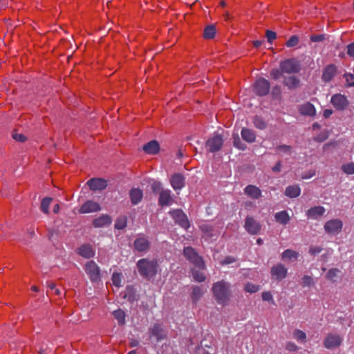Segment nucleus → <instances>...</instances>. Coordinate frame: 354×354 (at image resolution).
Here are the masks:
<instances>
[{"instance_id":"f257e3e1","label":"nucleus","mask_w":354,"mask_h":354,"mask_svg":"<svg viewBox=\"0 0 354 354\" xmlns=\"http://www.w3.org/2000/svg\"><path fill=\"white\" fill-rule=\"evenodd\" d=\"M212 292L218 303L225 305L230 299V284L224 281L214 283Z\"/></svg>"},{"instance_id":"f03ea898","label":"nucleus","mask_w":354,"mask_h":354,"mask_svg":"<svg viewBox=\"0 0 354 354\" xmlns=\"http://www.w3.org/2000/svg\"><path fill=\"white\" fill-rule=\"evenodd\" d=\"M137 267L140 274L142 277L149 278L156 274L158 263L156 261H149L146 259H142L138 261Z\"/></svg>"},{"instance_id":"7ed1b4c3","label":"nucleus","mask_w":354,"mask_h":354,"mask_svg":"<svg viewBox=\"0 0 354 354\" xmlns=\"http://www.w3.org/2000/svg\"><path fill=\"white\" fill-rule=\"evenodd\" d=\"M280 69L285 73H297L301 69V66L297 59L290 58L285 59L280 63Z\"/></svg>"},{"instance_id":"20e7f679","label":"nucleus","mask_w":354,"mask_h":354,"mask_svg":"<svg viewBox=\"0 0 354 354\" xmlns=\"http://www.w3.org/2000/svg\"><path fill=\"white\" fill-rule=\"evenodd\" d=\"M184 255L186 258L195 265L196 268L200 270H204L205 266L202 258L198 255L194 250L191 247H187L184 249Z\"/></svg>"},{"instance_id":"39448f33","label":"nucleus","mask_w":354,"mask_h":354,"mask_svg":"<svg viewBox=\"0 0 354 354\" xmlns=\"http://www.w3.org/2000/svg\"><path fill=\"white\" fill-rule=\"evenodd\" d=\"M223 143L222 137L220 135H214L206 142V147L210 152H215L221 149Z\"/></svg>"},{"instance_id":"423d86ee","label":"nucleus","mask_w":354,"mask_h":354,"mask_svg":"<svg viewBox=\"0 0 354 354\" xmlns=\"http://www.w3.org/2000/svg\"><path fill=\"white\" fill-rule=\"evenodd\" d=\"M85 271L92 281L100 279V269L94 261H89L85 265Z\"/></svg>"},{"instance_id":"0eeeda50","label":"nucleus","mask_w":354,"mask_h":354,"mask_svg":"<svg viewBox=\"0 0 354 354\" xmlns=\"http://www.w3.org/2000/svg\"><path fill=\"white\" fill-rule=\"evenodd\" d=\"M330 102L339 111L344 110L348 106V100L342 94H335L331 97Z\"/></svg>"},{"instance_id":"6e6552de","label":"nucleus","mask_w":354,"mask_h":354,"mask_svg":"<svg viewBox=\"0 0 354 354\" xmlns=\"http://www.w3.org/2000/svg\"><path fill=\"white\" fill-rule=\"evenodd\" d=\"M170 214L181 227L187 229L189 227V223L185 213L180 209H174L170 212Z\"/></svg>"},{"instance_id":"1a4fd4ad","label":"nucleus","mask_w":354,"mask_h":354,"mask_svg":"<svg viewBox=\"0 0 354 354\" xmlns=\"http://www.w3.org/2000/svg\"><path fill=\"white\" fill-rule=\"evenodd\" d=\"M270 83L263 78L257 80L254 85V92L261 96L266 95L270 90Z\"/></svg>"},{"instance_id":"9d476101","label":"nucleus","mask_w":354,"mask_h":354,"mask_svg":"<svg viewBox=\"0 0 354 354\" xmlns=\"http://www.w3.org/2000/svg\"><path fill=\"white\" fill-rule=\"evenodd\" d=\"M101 209L100 205L98 203L93 201H86L79 209L80 214H88L99 212Z\"/></svg>"},{"instance_id":"9b49d317","label":"nucleus","mask_w":354,"mask_h":354,"mask_svg":"<svg viewBox=\"0 0 354 354\" xmlns=\"http://www.w3.org/2000/svg\"><path fill=\"white\" fill-rule=\"evenodd\" d=\"M342 228V222L339 219H333L326 223L324 229L328 234L339 233Z\"/></svg>"},{"instance_id":"f8f14e48","label":"nucleus","mask_w":354,"mask_h":354,"mask_svg":"<svg viewBox=\"0 0 354 354\" xmlns=\"http://www.w3.org/2000/svg\"><path fill=\"white\" fill-rule=\"evenodd\" d=\"M342 341V339L339 335L328 334L324 341V345L326 348L330 349L338 347Z\"/></svg>"},{"instance_id":"ddd939ff","label":"nucleus","mask_w":354,"mask_h":354,"mask_svg":"<svg viewBox=\"0 0 354 354\" xmlns=\"http://www.w3.org/2000/svg\"><path fill=\"white\" fill-rule=\"evenodd\" d=\"M245 228L250 234H255L260 231L261 225L252 217L248 216L245 219Z\"/></svg>"},{"instance_id":"4468645a","label":"nucleus","mask_w":354,"mask_h":354,"mask_svg":"<svg viewBox=\"0 0 354 354\" xmlns=\"http://www.w3.org/2000/svg\"><path fill=\"white\" fill-rule=\"evenodd\" d=\"M87 185L91 190H102L107 186V182L102 178H91L87 182Z\"/></svg>"},{"instance_id":"2eb2a0df","label":"nucleus","mask_w":354,"mask_h":354,"mask_svg":"<svg viewBox=\"0 0 354 354\" xmlns=\"http://www.w3.org/2000/svg\"><path fill=\"white\" fill-rule=\"evenodd\" d=\"M170 183L175 190L181 189L185 186V178L183 175L175 174L171 176Z\"/></svg>"},{"instance_id":"dca6fc26","label":"nucleus","mask_w":354,"mask_h":354,"mask_svg":"<svg viewBox=\"0 0 354 354\" xmlns=\"http://www.w3.org/2000/svg\"><path fill=\"white\" fill-rule=\"evenodd\" d=\"M111 221V218L109 215L103 214L95 218L93 225L95 227H103L109 225Z\"/></svg>"},{"instance_id":"f3484780","label":"nucleus","mask_w":354,"mask_h":354,"mask_svg":"<svg viewBox=\"0 0 354 354\" xmlns=\"http://www.w3.org/2000/svg\"><path fill=\"white\" fill-rule=\"evenodd\" d=\"M271 273L272 277L280 280L286 277L287 270L283 266L279 264L272 268Z\"/></svg>"},{"instance_id":"a211bd4d","label":"nucleus","mask_w":354,"mask_h":354,"mask_svg":"<svg viewBox=\"0 0 354 354\" xmlns=\"http://www.w3.org/2000/svg\"><path fill=\"white\" fill-rule=\"evenodd\" d=\"M337 68L334 64L327 66L322 74V79L324 82H329L332 80L336 73Z\"/></svg>"},{"instance_id":"6ab92c4d","label":"nucleus","mask_w":354,"mask_h":354,"mask_svg":"<svg viewBox=\"0 0 354 354\" xmlns=\"http://www.w3.org/2000/svg\"><path fill=\"white\" fill-rule=\"evenodd\" d=\"M77 253L84 258H91L95 254V251L90 245H82L77 249Z\"/></svg>"},{"instance_id":"aec40b11","label":"nucleus","mask_w":354,"mask_h":354,"mask_svg":"<svg viewBox=\"0 0 354 354\" xmlns=\"http://www.w3.org/2000/svg\"><path fill=\"white\" fill-rule=\"evenodd\" d=\"M245 194L248 195L249 197L257 199L261 195V192L257 187L254 185H248L244 189Z\"/></svg>"},{"instance_id":"412c9836","label":"nucleus","mask_w":354,"mask_h":354,"mask_svg":"<svg viewBox=\"0 0 354 354\" xmlns=\"http://www.w3.org/2000/svg\"><path fill=\"white\" fill-rule=\"evenodd\" d=\"M129 196L131 203L133 205L139 203L143 197L142 191L138 188H133L129 192Z\"/></svg>"},{"instance_id":"4be33fe9","label":"nucleus","mask_w":354,"mask_h":354,"mask_svg":"<svg viewBox=\"0 0 354 354\" xmlns=\"http://www.w3.org/2000/svg\"><path fill=\"white\" fill-rule=\"evenodd\" d=\"M159 144L156 140H152L143 146V150L148 154H156L159 151Z\"/></svg>"},{"instance_id":"5701e85b","label":"nucleus","mask_w":354,"mask_h":354,"mask_svg":"<svg viewBox=\"0 0 354 354\" xmlns=\"http://www.w3.org/2000/svg\"><path fill=\"white\" fill-rule=\"evenodd\" d=\"M299 111L301 113V114L305 115L314 116L316 114V110L315 106L309 102L301 105L299 109Z\"/></svg>"},{"instance_id":"b1692460","label":"nucleus","mask_w":354,"mask_h":354,"mask_svg":"<svg viewBox=\"0 0 354 354\" xmlns=\"http://www.w3.org/2000/svg\"><path fill=\"white\" fill-rule=\"evenodd\" d=\"M172 198L169 190H162L160 193L159 205L161 206L169 205L171 203Z\"/></svg>"},{"instance_id":"393cba45","label":"nucleus","mask_w":354,"mask_h":354,"mask_svg":"<svg viewBox=\"0 0 354 354\" xmlns=\"http://www.w3.org/2000/svg\"><path fill=\"white\" fill-rule=\"evenodd\" d=\"M135 248L140 252L145 251L149 248V242L144 237L138 238L134 242Z\"/></svg>"},{"instance_id":"a878e982","label":"nucleus","mask_w":354,"mask_h":354,"mask_svg":"<svg viewBox=\"0 0 354 354\" xmlns=\"http://www.w3.org/2000/svg\"><path fill=\"white\" fill-rule=\"evenodd\" d=\"M325 212V209L322 206H316L308 210L307 215L310 218L321 216Z\"/></svg>"},{"instance_id":"bb28decb","label":"nucleus","mask_w":354,"mask_h":354,"mask_svg":"<svg viewBox=\"0 0 354 354\" xmlns=\"http://www.w3.org/2000/svg\"><path fill=\"white\" fill-rule=\"evenodd\" d=\"M241 136L244 140L248 142H253L255 140V133L250 129L243 128L241 130Z\"/></svg>"},{"instance_id":"cd10ccee","label":"nucleus","mask_w":354,"mask_h":354,"mask_svg":"<svg viewBox=\"0 0 354 354\" xmlns=\"http://www.w3.org/2000/svg\"><path fill=\"white\" fill-rule=\"evenodd\" d=\"M276 221L283 225L287 224L290 221V216L286 211H281L275 214Z\"/></svg>"},{"instance_id":"c85d7f7f","label":"nucleus","mask_w":354,"mask_h":354,"mask_svg":"<svg viewBox=\"0 0 354 354\" xmlns=\"http://www.w3.org/2000/svg\"><path fill=\"white\" fill-rule=\"evenodd\" d=\"M285 194L290 198L297 197L300 194V188L297 185L289 186L286 188Z\"/></svg>"},{"instance_id":"c756f323","label":"nucleus","mask_w":354,"mask_h":354,"mask_svg":"<svg viewBox=\"0 0 354 354\" xmlns=\"http://www.w3.org/2000/svg\"><path fill=\"white\" fill-rule=\"evenodd\" d=\"M216 35V28L213 25L207 26L203 32V37L206 39H211L214 37Z\"/></svg>"},{"instance_id":"7c9ffc66","label":"nucleus","mask_w":354,"mask_h":354,"mask_svg":"<svg viewBox=\"0 0 354 354\" xmlns=\"http://www.w3.org/2000/svg\"><path fill=\"white\" fill-rule=\"evenodd\" d=\"M284 84L289 88L293 89L299 86V81L295 77H289L285 79Z\"/></svg>"},{"instance_id":"2f4dec72","label":"nucleus","mask_w":354,"mask_h":354,"mask_svg":"<svg viewBox=\"0 0 354 354\" xmlns=\"http://www.w3.org/2000/svg\"><path fill=\"white\" fill-rule=\"evenodd\" d=\"M151 336L157 338V340L161 339L165 337V334L160 325L156 324L151 330Z\"/></svg>"},{"instance_id":"473e14b6","label":"nucleus","mask_w":354,"mask_h":354,"mask_svg":"<svg viewBox=\"0 0 354 354\" xmlns=\"http://www.w3.org/2000/svg\"><path fill=\"white\" fill-rule=\"evenodd\" d=\"M127 223V218L125 216L118 218L115 223V227L118 230H122L126 227Z\"/></svg>"},{"instance_id":"72a5a7b5","label":"nucleus","mask_w":354,"mask_h":354,"mask_svg":"<svg viewBox=\"0 0 354 354\" xmlns=\"http://www.w3.org/2000/svg\"><path fill=\"white\" fill-rule=\"evenodd\" d=\"M114 317L118 321V323L121 325L125 322V313L123 310L119 309L115 310L113 313Z\"/></svg>"},{"instance_id":"f704fd0d","label":"nucleus","mask_w":354,"mask_h":354,"mask_svg":"<svg viewBox=\"0 0 354 354\" xmlns=\"http://www.w3.org/2000/svg\"><path fill=\"white\" fill-rule=\"evenodd\" d=\"M204 291L201 288L198 286H195L193 288L192 293V299L196 301L200 299V297L203 295Z\"/></svg>"},{"instance_id":"c9c22d12","label":"nucleus","mask_w":354,"mask_h":354,"mask_svg":"<svg viewBox=\"0 0 354 354\" xmlns=\"http://www.w3.org/2000/svg\"><path fill=\"white\" fill-rule=\"evenodd\" d=\"M297 257H298V253L295 251H292L291 250H286L282 254L283 259H287L291 260L292 259H294L296 260L297 259Z\"/></svg>"},{"instance_id":"e433bc0d","label":"nucleus","mask_w":354,"mask_h":354,"mask_svg":"<svg viewBox=\"0 0 354 354\" xmlns=\"http://www.w3.org/2000/svg\"><path fill=\"white\" fill-rule=\"evenodd\" d=\"M292 337L297 339V341H299L301 342H305L306 339V335L304 332L300 330H295L293 332Z\"/></svg>"},{"instance_id":"4c0bfd02","label":"nucleus","mask_w":354,"mask_h":354,"mask_svg":"<svg viewBox=\"0 0 354 354\" xmlns=\"http://www.w3.org/2000/svg\"><path fill=\"white\" fill-rule=\"evenodd\" d=\"M52 198L49 197L44 198L41 203V209L43 212L48 213L49 206L51 203Z\"/></svg>"},{"instance_id":"58836bf2","label":"nucleus","mask_w":354,"mask_h":354,"mask_svg":"<svg viewBox=\"0 0 354 354\" xmlns=\"http://www.w3.org/2000/svg\"><path fill=\"white\" fill-rule=\"evenodd\" d=\"M342 169L347 174H354V163L344 164L342 166Z\"/></svg>"},{"instance_id":"ea45409f","label":"nucleus","mask_w":354,"mask_h":354,"mask_svg":"<svg viewBox=\"0 0 354 354\" xmlns=\"http://www.w3.org/2000/svg\"><path fill=\"white\" fill-rule=\"evenodd\" d=\"M192 275L195 281L198 282L204 281L205 277L203 272L196 271L194 268L192 269Z\"/></svg>"},{"instance_id":"a19ab883","label":"nucleus","mask_w":354,"mask_h":354,"mask_svg":"<svg viewBox=\"0 0 354 354\" xmlns=\"http://www.w3.org/2000/svg\"><path fill=\"white\" fill-rule=\"evenodd\" d=\"M122 275L120 273L114 272L112 275V281L115 286L120 287L121 286Z\"/></svg>"},{"instance_id":"79ce46f5","label":"nucleus","mask_w":354,"mask_h":354,"mask_svg":"<svg viewBox=\"0 0 354 354\" xmlns=\"http://www.w3.org/2000/svg\"><path fill=\"white\" fill-rule=\"evenodd\" d=\"M253 122L254 126L260 129H263L266 127V123L264 121L259 117L256 116L254 118Z\"/></svg>"},{"instance_id":"37998d69","label":"nucleus","mask_w":354,"mask_h":354,"mask_svg":"<svg viewBox=\"0 0 354 354\" xmlns=\"http://www.w3.org/2000/svg\"><path fill=\"white\" fill-rule=\"evenodd\" d=\"M244 290L248 292L254 293L259 290V286L248 283L245 284Z\"/></svg>"},{"instance_id":"c03bdc74","label":"nucleus","mask_w":354,"mask_h":354,"mask_svg":"<svg viewBox=\"0 0 354 354\" xmlns=\"http://www.w3.org/2000/svg\"><path fill=\"white\" fill-rule=\"evenodd\" d=\"M299 38L297 36H292L286 42L288 47H294L297 45Z\"/></svg>"},{"instance_id":"a18cd8bd","label":"nucleus","mask_w":354,"mask_h":354,"mask_svg":"<svg viewBox=\"0 0 354 354\" xmlns=\"http://www.w3.org/2000/svg\"><path fill=\"white\" fill-rule=\"evenodd\" d=\"M339 272V271L337 270V269H330L327 274H326V277L329 280H332V281H334L335 280V278L337 276V273Z\"/></svg>"},{"instance_id":"49530a36","label":"nucleus","mask_w":354,"mask_h":354,"mask_svg":"<svg viewBox=\"0 0 354 354\" xmlns=\"http://www.w3.org/2000/svg\"><path fill=\"white\" fill-rule=\"evenodd\" d=\"M283 73V72H282L281 69L275 68L272 70L270 72V75L273 79L277 80L282 75Z\"/></svg>"},{"instance_id":"de8ad7c7","label":"nucleus","mask_w":354,"mask_h":354,"mask_svg":"<svg viewBox=\"0 0 354 354\" xmlns=\"http://www.w3.org/2000/svg\"><path fill=\"white\" fill-rule=\"evenodd\" d=\"M266 35L268 41L270 43H272V41L274 40L277 37L276 33L272 30H267Z\"/></svg>"},{"instance_id":"09e8293b","label":"nucleus","mask_w":354,"mask_h":354,"mask_svg":"<svg viewBox=\"0 0 354 354\" xmlns=\"http://www.w3.org/2000/svg\"><path fill=\"white\" fill-rule=\"evenodd\" d=\"M345 78H346V82L348 83V86H354V82H353L354 75H353L346 74Z\"/></svg>"},{"instance_id":"8fccbe9b","label":"nucleus","mask_w":354,"mask_h":354,"mask_svg":"<svg viewBox=\"0 0 354 354\" xmlns=\"http://www.w3.org/2000/svg\"><path fill=\"white\" fill-rule=\"evenodd\" d=\"M347 54L354 58V43H351L347 46Z\"/></svg>"},{"instance_id":"3c124183","label":"nucleus","mask_w":354,"mask_h":354,"mask_svg":"<svg viewBox=\"0 0 354 354\" xmlns=\"http://www.w3.org/2000/svg\"><path fill=\"white\" fill-rule=\"evenodd\" d=\"M12 138L19 142H24L26 140V137L23 134L21 133H14L12 135Z\"/></svg>"},{"instance_id":"603ef678","label":"nucleus","mask_w":354,"mask_h":354,"mask_svg":"<svg viewBox=\"0 0 354 354\" xmlns=\"http://www.w3.org/2000/svg\"><path fill=\"white\" fill-rule=\"evenodd\" d=\"M286 348L289 351H295L297 350V345L292 342H288L286 344Z\"/></svg>"},{"instance_id":"864d4df0","label":"nucleus","mask_w":354,"mask_h":354,"mask_svg":"<svg viewBox=\"0 0 354 354\" xmlns=\"http://www.w3.org/2000/svg\"><path fill=\"white\" fill-rule=\"evenodd\" d=\"M310 39L314 42L321 41L324 39V36L323 35H313L310 37Z\"/></svg>"},{"instance_id":"5fc2aeb1","label":"nucleus","mask_w":354,"mask_h":354,"mask_svg":"<svg viewBox=\"0 0 354 354\" xmlns=\"http://www.w3.org/2000/svg\"><path fill=\"white\" fill-rule=\"evenodd\" d=\"M262 299L264 301H270L272 299V296L270 292H263L262 293Z\"/></svg>"},{"instance_id":"6e6d98bb","label":"nucleus","mask_w":354,"mask_h":354,"mask_svg":"<svg viewBox=\"0 0 354 354\" xmlns=\"http://www.w3.org/2000/svg\"><path fill=\"white\" fill-rule=\"evenodd\" d=\"M321 251L322 248L319 246L311 247L310 248V253L313 255L319 253Z\"/></svg>"},{"instance_id":"4d7b16f0","label":"nucleus","mask_w":354,"mask_h":354,"mask_svg":"<svg viewBox=\"0 0 354 354\" xmlns=\"http://www.w3.org/2000/svg\"><path fill=\"white\" fill-rule=\"evenodd\" d=\"M152 189L156 192L161 189V184L159 182H154L152 185Z\"/></svg>"},{"instance_id":"13d9d810","label":"nucleus","mask_w":354,"mask_h":354,"mask_svg":"<svg viewBox=\"0 0 354 354\" xmlns=\"http://www.w3.org/2000/svg\"><path fill=\"white\" fill-rule=\"evenodd\" d=\"M303 283L304 285L309 286L313 283V279L309 276H305L303 278Z\"/></svg>"},{"instance_id":"bf43d9fd","label":"nucleus","mask_w":354,"mask_h":354,"mask_svg":"<svg viewBox=\"0 0 354 354\" xmlns=\"http://www.w3.org/2000/svg\"><path fill=\"white\" fill-rule=\"evenodd\" d=\"M234 261V259L230 257H226L222 264H229Z\"/></svg>"},{"instance_id":"052dcab7","label":"nucleus","mask_w":354,"mask_h":354,"mask_svg":"<svg viewBox=\"0 0 354 354\" xmlns=\"http://www.w3.org/2000/svg\"><path fill=\"white\" fill-rule=\"evenodd\" d=\"M333 113V111L330 109H326L324 111L323 115L324 118H329Z\"/></svg>"},{"instance_id":"680f3d73","label":"nucleus","mask_w":354,"mask_h":354,"mask_svg":"<svg viewBox=\"0 0 354 354\" xmlns=\"http://www.w3.org/2000/svg\"><path fill=\"white\" fill-rule=\"evenodd\" d=\"M201 229L202 230V231L203 232H209V226L207 224H203L200 226Z\"/></svg>"},{"instance_id":"e2e57ef3","label":"nucleus","mask_w":354,"mask_h":354,"mask_svg":"<svg viewBox=\"0 0 354 354\" xmlns=\"http://www.w3.org/2000/svg\"><path fill=\"white\" fill-rule=\"evenodd\" d=\"M328 137V135L326 133H324L322 137H317L315 139L316 140L319 141V142H322L324 141V140H326Z\"/></svg>"},{"instance_id":"0e129e2a","label":"nucleus","mask_w":354,"mask_h":354,"mask_svg":"<svg viewBox=\"0 0 354 354\" xmlns=\"http://www.w3.org/2000/svg\"><path fill=\"white\" fill-rule=\"evenodd\" d=\"M274 171H279L281 169V163L280 162H277V164L273 167L272 168Z\"/></svg>"},{"instance_id":"69168bd1","label":"nucleus","mask_w":354,"mask_h":354,"mask_svg":"<svg viewBox=\"0 0 354 354\" xmlns=\"http://www.w3.org/2000/svg\"><path fill=\"white\" fill-rule=\"evenodd\" d=\"M240 142H240L239 138L238 136L236 138H234V146L241 149V147L239 145V144Z\"/></svg>"},{"instance_id":"338daca9","label":"nucleus","mask_w":354,"mask_h":354,"mask_svg":"<svg viewBox=\"0 0 354 354\" xmlns=\"http://www.w3.org/2000/svg\"><path fill=\"white\" fill-rule=\"evenodd\" d=\"M59 209H60L59 205V204H56L53 207V212L57 214V213H58L59 212Z\"/></svg>"},{"instance_id":"774afa93","label":"nucleus","mask_w":354,"mask_h":354,"mask_svg":"<svg viewBox=\"0 0 354 354\" xmlns=\"http://www.w3.org/2000/svg\"><path fill=\"white\" fill-rule=\"evenodd\" d=\"M279 149H283L285 151H290V147L289 146L283 145V146H280L279 147Z\"/></svg>"}]
</instances>
